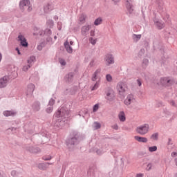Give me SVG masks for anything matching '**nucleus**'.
Returning <instances> with one entry per match:
<instances>
[{"label":"nucleus","mask_w":177,"mask_h":177,"mask_svg":"<svg viewBox=\"0 0 177 177\" xmlns=\"http://www.w3.org/2000/svg\"><path fill=\"white\" fill-rule=\"evenodd\" d=\"M116 89L119 95H124V93H125L128 89V86H127V84H125L124 82H119L117 84Z\"/></svg>","instance_id":"nucleus-1"},{"label":"nucleus","mask_w":177,"mask_h":177,"mask_svg":"<svg viewBox=\"0 0 177 177\" xmlns=\"http://www.w3.org/2000/svg\"><path fill=\"white\" fill-rule=\"evenodd\" d=\"M136 132L140 135H146L149 132V124H144L137 127Z\"/></svg>","instance_id":"nucleus-2"},{"label":"nucleus","mask_w":177,"mask_h":177,"mask_svg":"<svg viewBox=\"0 0 177 177\" xmlns=\"http://www.w3.org/2000/svg\"><path fill=\"white\" fill-rule=\"evenodd\" d=\"M19 8L21 10H24V9L28 8V11H31V7L30 6V1L29 0H23L19 3Z\"/></svg>","instance_id":"nucleus-3"},{"label":"nucleus","mask_w":177,"mask_h":177,"mask_svg":"<svg viewBox=\"0 0 177 177\" xmlns=\"http://www.w3.org/2000/svg\"><path fill=\"white\" fill-rule=\"evenodd\" d=\"M55 116L57 118H60L61 117L62 120H64L65 118H68L70 115L68 111H58L55 113Z\"/></svg>","instance_id":"nucleus-4"},{"label":"nucleus","mask_w":177,"mask_h":177,"mask_svg":"<svg viewBox=\"0 0 177 177\" xmlns=\"http://www.w3.org/2000/svg\"><path fill=\"white\" fill-rule=\"evenodd\" d=\"M133 102H135V97H133V95L129 94L124 100V103L126 106H129V104L133 103Z\"/></svg>","instance_id":"nucleus-5"},{"label":"nucleus","mask_w":177,"mask_h":177,"mask_svg":"<svg viewBox=\"0 0 177 177\" xmlns=\"http://www.w3.org/2000/svg\"><path fill=\"white\" fill-rule=\"evenodd\" d=\"M18 39L20 41V44L24 48H27L28 46V43L27 42V39L23 35H19L18 36Z\"/></svg>","instance_id":"nucleus-6"},{"label":"nucleus","mask_w":177,"mask_h":177,"mask_svg":"<svg viewBox=\"0 0 177 177\" xmlns=\"http://www.w3.org/2000/svg\"><path fill=\"white\" fill-rule=\"evenodd\" d=\"M161 85H165V86H169L172 84V80L168 77H163L160 79Z\"/></svg>","instance_id":"nucleus-7"},{"label":"nucleus","mask_w":177,"mask_h":177,"mask_svg":"<svg viewBox=\"0 0 177 177\" xmlns=\"http://www.w3.org/2000/svg\"><path fill=\"white\" fill-rule=\"evenodd\" d=\"M106 99H107V100H113L114 98V91L113 89H108L106 92Z\"/></svg>","instance_id":"nucleus-8"},{"label":"nucleus","mask_w":177,"mask_h":177,"mask_svg":"<svg viewBox=\"0 0 177 177\" xmlns=\"http://www.w3.org/2000/svg\"><path fill=\"white\" fill-rule=\"evenodd\" d=\"M105 60L108 64H113L114 63V57L111 54H107Z\"/></svg>","instance_id":"nucleus-9"},{"label":"nucleus","mask_w":177,"mask_h":177,"mask_svg":"<svg viewBox=\"0 0 177 177\" xmlns=\"http://www.w3.org/2000/svg\"><path fill=\"white\" fill-rule=\"evenodd\" d=\"M35 90V85L33 84H29L27 86V93L31 95Z\"/></svg>","instance_id":"nucleus-10"},{"label":"nucleus","mask_w":177,"mask_h":177,"mask_svg":"<svg viewBox=\"0 0 177 177\" xmlns=\"http://www.w3.org/2000/svg\"><path fill=\"white\" fill-rule=\"evenodd\" d=\"M44 10L45 13H48V12H50V10H53V6L52 3H47L44 7Z\"/></svg>","instance_id":"nucleus-11"},{"label":"nucleus","mask_w":177,"mask_h":177,"mask_svg":"<svg viewBox=\"0 0 177 177\" xmlns=\"http://www.w3.org/2000/svg\"><path fill=\"white\" fill-rule=\"evenodd\" d=\"M89 30H91V26H84L82 28V35H87L89 32Z\"/></svg>","instance_id":"nucleus-12"},{"label":"nucleus","mask_w":177,"mask_h":177,"mask_svg":"<svg viewBox=\"0 0 177 177\" xmlns=\"http://www.w3.org/2000/svg\"><path fill=\"white\" fill-rule=\"evenodd\" d=\"M8 84V77L0 79V88H5Z\"/></svg>","instance_id":"nucleus-13"},{"label":"nucleus","mask_w":177,"mask_h":177,"mask_svg":"<svg viewBox=\"0 0 177 177\" xmlns=\"http://www.w3.org/2000/svg\"><path fill=\"white\" fill-rule=\"evenodd\" d=\"M135 140H137V142H140L141 143H147V138L145 137H140L136 136H134Z\"/></svg>","instance_id":"nucleus-14"},{"label":"nucleus","mask_w":177,"mask_h":177,"mask_svg":"<svg viewBox=\"0 0 177 177\" xmlns=\"http://www.w3.org/2000/svg\"><path fill=\"white\" fill-rule=\"evenodd\" d=\"M101 70L100 69H97L95 73L93 74L91 80L95 82L99 78V74H100Z\"/></svg>","instance_id":"nucleus-15"},{"label":"nucleus","mask_w":177,"mask_h":177,"mask_svg":"<svg viewBox=\"0 0 177 177\" xmlns=\"http://www.w3.org/2000/svg\"><path fill=\"white\" fill-rule=\"evenodd\" d=\"M118 118L121 122H125V120H127V118L125 116V112L124 111H120L118 114Z\"/></svg>","instance_id":"nucleus-16"},{"label":"nucleus","mask_w":177,"mask_h":177,"mask_svg":"<svg viewBox=\"0 0 177 177\" xmlns=\"http://www.w3.org/2000/svg\"><path fill=\"white\" fill-rule=\"evenodd\" d=\"M155 25L156 26L157 28H158V30H162V28L165 27V24L161 21H157L155 22Z\"/></svg>","instance_id":"nucleus-17"},{"label":"nucleus","mask_w":177,"mask_h":177,"mask_svg":"<svg viewBox=\"0 0 177 177\" xmlns=\"http://www.w3.org/2000/svg\"><path fill=\"white\" fill-rule=\"evenodd\" d=\"M3 114L5 117H12L13 115H16V112L13 111H5Z\"/></svg>","instance_id":"nucleus-18"},{"label":"nucleus","mask_w":177,"mask_h":177,"mask_svg":"<svg viewBox=\"0 0 177 177\" xmlns=\"http://www.w3.org/2000/svg\"><path fill=\"white\" fill-rule=\"evenodd\" d=\"M64 46L68 53H73V48H71L68 41L64 43Z\"/></svg>","instance_id":"nucleus-19"},{"label":"nucleus","mask_w":177,"mask_h":177,"mask_svg":"<svg viewBox=\"0 0 177 177\" xmlns=\"http://www.w3.org/2000/svg\"><path fill=\"white\" fill-rule=\"evenodd\" d=\"M132 38H133L134 42H138V41H139V39H140V38H142V35L133 34L132 35Z\"/></svg>","instance_id":"nucleus-20"},{"label":"nucleus","mask_w":177,"mask_h":177,"mask_svg":"<svg viewBox=\"0 0 177 177\" xmlns=\"http://www.w3.org/2000/svg\"><path fill=\"white\" fill-rule=\"evenodd\" d=\"M99 85H100V80H98L95 82L94 86L93 87H91V91H96V89H97V88H99Z\"/></svg>","instance_id":"nucleus-21"},{"label":"nucleus","mask_w":177,"mask_h":177,"mask_svg":"<svg viewBox=\"0 0 177 177\" xmlns=\"http://www.w3.org/2000/svg\"><path fill=\"white\" fill-rule=\"evenodd\" d=\"M47 165H50V163H46V164H44V163H40L38 167L39 168V169H46V166Z\"/></svg>","instance_id":"nucleus-22"},{"label":"nucleus","mask_w":177,"mask_h":177,"mask_svg":"<svg viewBox=\"0 0 177 177\" xmlns=\"http://www.w3.org/2000/svg\"><path fill=\"white\" fill-rule=\"evenodd\" d=\"M33 62H35V57L33 56L30 57V59L27 60V63L28 64H30V66H32V64Z\"/></svg>","instance_id":"nucleus-23"},{"label":"nucleus","mask_w":177,"mask_h":177,"mask_svg":"<svg viewBox=\"0 0 177 177\" xmlns=\"http://www.w3.org/2000/svg\"><path fill=\"white\" fill-rule=\"evenodd\" d=\"M102 19L100 17H99L95 20L94 24L95 26H99L102 24Z\"/></svg>","instance_id":"nucleus-24"},{"label":"nucleus","mask_w":177,"mask_h":177,"mask_svg":"<svg viewBox=\"0 0 177 177\" xmlns=\"http://www.w3.org/2000/svg\"><path fill=\"white\" fill-rule=\"evenodd\" d=\"M132 2H133V0H127V9H132Z\"/></svg>","instance_id":"nucleus-25"},{"label":"nucleus","mask_w":177,"mask_h":177,"mask_svg":"<svg viewBox=\"0 0 177 177\" xmlns=\"http://www.w3.org/2000/svg\"><path fill=\"white\" fill-rule=\"evenodd\" d=\"M151 139L152 140H157L158 139V133H154L151 136Z\"/></svg>","instance_id":"nucleus-26"},{"label":"nucleus","mask_w":177,"mask_h":177,"mask_svg":"<svg viewBox=\"0 0 177 177\" xmlns=\"http://www.w3.org/2000/svg\"><path fill=\"white\" fill-rule=\"evenodd\" d=\"M88 41L92 45H96V42L97 40L96 39H93V37H90L88 39Z\"/></svg>","instance_id":"nucleus-27"},{"label":"nucleus","mask_w":177,"mask_h":177,"mask_svg":"<svg viewBox=\"0 0 177 177\" xmlns=\"http://www.w3.org/2000/svg\"><path fill=\"white\" fill-rule=\"evenodd\" d=\"M149 151H150V153H153V151H157V146L149 147Z\"/></svg>","instance_id":"nucleus-28"},{"label":"nucleus","mask_w":177,"mask_h":177,"mask_svg":"<svg viewBox=\"0 0 177 177\" xmlns=\"http://www.w3.org/2000/svg\"><path fill=\"white\" fill-rule=\"evenodd\" d=\"M106 80L108 82H111L113 81V77H111V75L108 74L106 75Z\"/></svg>","instance_id":"nucleus-29"},{"label":"nucleus","mask_w":177,"mask_h":177,"mask_svg":"<svg viewBox=\"0 0 177 177\" xmlns=\"http://www.w3.org/2000/svg\"><path fill=\"white\" fill-rule=\"evenodd\" d=\"M29 68H31V65L28 64L27 65L24 66L22 70L23 71H27Z\"/></svg>","instance_id":"nucleus-30"},{"label":"nucleus","mask_w":177,"mask_h":177,"mask_svg":"<svg viewBox=\"0 0 177 177\" xmlns=\"http://www.w3.org/2000/svg\"><path fill=\"white\" fill-rule=\"evenodd\" d=\"M47 25L48 26V27L52 28V27H53V20L49 19L48 21H47Z\"/></svg>","instance_id":"nucleus-31"},{"label":"nucleus","mask_w":177,"mask_h":177,"mask_svg":"<svg viewBox=\"0 0 177 177\" xmlns=\"http://www.w3.org/2000/svg\"><path fill=\"white\" fill-rule=\"evenodd\" d=\"M43 160H44V161H49V160H52V156H49V155L44 156Z\"/></svg>","instance_id":"nucleus-32"},{"label":"nucleus","mask_w":177,"mask_h":177,"mask_svg":"<svg viewBox=\"0 0 177 177\" xmlns=\"http://www.w3.org/2000/svg\"><path fill=\"white\" fill-rule=\"evenodd\" d=\"M97 110H99V104H96L95 105H94V106L93 108V113H96V111H97Z\"/></svg>","instance_id":"nucleus-33"},{"label":"nucleus","mask_w":177,"mask_h":177,"mask_svg":"<svg viewBox=\"0 0 177 177\" xmlns=\"http://www.w3.org/2000/svg\"><path fill=\"white\" fill-rule=\"evenodd\" d=\"M66 78H67V81L70 82L71 81V79L73 78V73H70L66 76Z\"/></svg>","instance_id":"nucleus-34"},{"label":"nucleus","mask_w":177,"mask_h":177,"mask_svg":"<svg viewBox=\"0 0 177 177\" xmlns=\"http://www.w3.org/2000/svg\"><path fill=\"white\" fill-rule=\"evenodd\" d=\"M100 127H101L100 123H99V122H95V123H94V128H95V129H100Z\"/></svg>","instance_id":"nucleus-35"},{"label":"nucleus","mask_w":177,"mask_h":177,"mask_svg":"<svg viewBox=\"0 0 177 177\" xmlns=\"http://www.w3.org/2000/svg\"><path fill=\"white\" fill-rule=\"evenodd\" d=\"M59 62L62 66H66V61L63 59H59Z\"/></svg>","instance_id":"nucleus-36"},{"label":"nucleus","mask_w":177,"mask_h":177,"mask_svg":"<svg viewBox=\"0 0 177 177\" xmlns=\"http://www.w3.org/2000/svg\"><path fill=\"white\" fill-rule=\"evenodd\" d=\"M49 104L50 106H53V104H55V100L50 99L49 101Z\"/></svg>","instance_id":"nucleus-37"},{"label":"nucleus","mask_w":177,"mask_h":177,"mask_svg":"<svg viewBox=\"0 0 177 177\" xmlns=\"http://www.w3.org/2000/svg\"><path fill=\"white\" fill-rule=\"evenodd\" d=\"M53 111V107L50 106L46 109L47 113H52Z\"/></svg>","instance_id":"nucleus-38"},{"label":"nucleus","mask_w":177,"mask_h":177,"mask_svg":"<svg viewBox=\"0 0 177 177\" xmlns=\"http://www.w3.org/2000/svg\"><path fill=\"white\" fill-rule=\"evenodd\" d=\"M170 104H171V106H174V107H176V104H175V101H174V100H171V101L170 102Z\"/></svg>","instance_id":"nucleus-39"},{"label":"nucleus","mask_w":177,"mask_h":177,"mask_svg":"<svg viewBox=\"0 0 177 177\" xmlns=\"http://www.w3.org/2000/svg\"><path fill=\"white\" fill-rule=\"evenodd\" d=\"M113 129H115L117 131L118 129V125L114 124L112 126Z\"/></svg>","instance_id":"nucleus-40"},{"label":"nucleus","mask_w":177,"mask_h":177,"mask_svg":"<svg viewBox=\"0 0 177 177\" xmlns=\"http://www.w3.org/2000/svg\"><path fill=\"white\" fill-rule=\"evenodd\" d=\"M80 20V21H84L85 20V15H82Z\"/></svg>","instance_id":"nucleus-41"},{"label":"nucleus","mask_w":177,"mask_h":177,"mask_svg":"<svg viewBox=\"0 0 177 177\" xmlns=\"http://www.w3.org/2000/svg\"><path fill=\"white\" fill-rule=\"evenodd\" d=\"M171 157H177V151L171 153Z\"/></svg>","instance_id":"nucleus-42"},{"label":"nucleus","mask_w":177,"mask_h":177,"mask_svg":"<svg viewBox=\"0 0 177 177\" xmlns=\"http://www.w3.org/2000/svg\"><path fill=\"white\" fill-rule=\"evenodd\" d=\"M137 84L139 86H142V82H140V80H137Z\"/></svg>","instance_id":"nucleus-43"},{"label":"nucleus","mask_w":177,"mask_h":177,"mask_svg":"<svg viewBox=\"0 0 177 177\" xmlns=\"http://www.w3.org/2000/svg\"><path fill=\"white\" fill-rule=\"evenodd\" d=\"M90 35L91 37H95V30H91V32H90Z\"/></svg>","instance_id":"nucleus-44"},{"label":"nucleus","mask_w":177,"mask_h":177,"mask_svg":"<svg viewBox=\"0 0 177 177\" xmlns=\"http://www.w3.org/2000/svg\"><path fill=\"white\" fill-rule=\"evenodd\" d=\"M96 153H97V154H98L99 156H100V154H102V150L98 149V150L96 151Z\"/></svg>","instance_id":"nucleus-45"},{"label":"nucleus","mask_w":177,"mask_h":177,"mask_svg":"<svg viewBox=\"0 0 177 177\" xmlns=\"http://www.w3.org/2000/svg\"><path fill=\"white\" fill-rule=\"evenodd\" d=\"M11 175H12V176H16V171L13 170V171L11 172Z\"/></svg>","instance_id":"nucleus-46"},{"label":"nucleus","mask_w":177,"mask_h":177,"mask_svg":"<svg viewBox=\"0 0 177 177\" xmlns=\"http://www.w3.org/2000/svg\"><path fill=\"white\" fill-rule=\"evenodd\" d=\"M93 64H95V61L94 60L91 61V62H90L91 67H92L93 66Z\"/></svg>","instance_id":"nucleus-47"},{"label":"nucleus","mask_w":177,"mask_h":177,"mask_svg":"<svg viewBox=\"0 0 177 177\" xmlns=\"http://www.w3.org/2000/svg\"><path fill=\"white\" fill-rule=\"evenodd\" d=\"M37 49L38 50H42V46L41 45L37 46Z\"/></svg>","instance_id":"nucleus-48"},{"label":"nucleus","mask_w":177,"mask_h":177,"mask_svg":"<svg viewBox=\"0 0 177 177\" xmlns=\"http://www.w3.org/2000/svg\"><path fill=\"white\" fill-rule=\"evenodd\" d=\"M147 169H151V164H148Z\"/></svg>","instance_id":"nucleus-49"},{"label":"nucleus","mask_w":177,"mask_h":177,"mask_svg":"<svg viewBox=\"0 0 177 177\" xmlns=\"http://www.w3.org/2000/svg\"><path fill=\"white\" fill-rule=\"evenodd\" d=\"M136 177H143V174H138L136 175Z\"/></svg>","instance_id":"nucleus-50"},{"label":"nucleus","mask_w":177,"mask_h":177,"mask_svg":"<svg viewBox=\"0 0 177 177\" xmlns=\"http://www.w3.org/2000/svg\"><path fill=\"white\" fill-rule=\"evenodd\" d=\"M16 50L17 51L18 55H20V50H19V48H16Z\"/></svg>","instance_id":"nucleus-51"},{"label":"nucleus","mask_w":177,"mask_h":177,"mask_svg":"<svg viewBox=\"0 0 177 177\" xmlns=\"http://www.w3.org/2000/svg\"><path fill=\"white\" fill-rule=\"evenodd\" d=\"M1 60H2V54L1 53H0V62H1Z\"/></svg>","instance_id":"nucleus-52"},{"label":"nucleus","mask_w":177,"mask_h":177,"mask_svg":"<svg viewBox=\"0 0 177 177\" xmlns=\"http://www.w3.org/2000/svg\"><path fill=\"white\" fill-rule=\"evenodd\" d=\"M73 41H70V44L69 45H73Z\"/></svg>","instance_id":"nucleus-53"},{"label":"nucleus","mask_w":177,"mask_h":177,"mask_svg":"<svg viewBox=\"0 0 177 177\" xmlns=\"http://www.w3.org/2000/svg\"><path fill=\"white\" fill-rule=\"evenodd\" d=\"M176 176L177 177V174H176Z\"/></svg>","instance_id":"nucleus-54"},{"label":"nucleus","mask_w":177,"mask_h":177,"mask_svg":"<svg viewBox=\"0 0 177 177\" xmlns=\"http://www.w3.org/2000/svg\"><path fill=\"white\" fill-rule=\"evenodd\" d=\"M177 63V62H176Z\"/></svg>","instance_id":"nucleus-55"}]
</instances>
